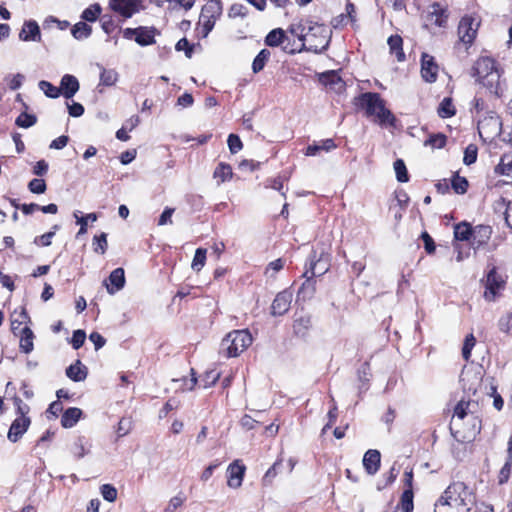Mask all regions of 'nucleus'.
<instances>
[{
	"label": "nucleus",
	"mask_w": 512,
	"mask_h": 512,
	"mask_svg": "<svg viewBox=\"0 0 512 512\" xmlns=\"http://www.w3.org/2000/svg\"><path fill=\"white\" fill-rule=\"evenodd\" d=\"M246 467L239 460L233 461L227 468L228 481L230 488L237 489L242 485Z\"/></svg>",
	"instance_id": "9b49d317"
},
{
	"label": "nucleus",
	"mask_w": 512,
	"mask_h": 512,
	"mask_svg": "<svg viewBox=\"0 0 512 512\" xmlns=\"http://www.w3.org/2000/svg\"><path fill=\"white\" fill-rule=\"evenodd\" d=\"M460 381L465 391L475 394L481 385V376L478 373L467 370L462 372Z\"/></svg>",
	"instance_id": "dca6fc26"
},
{
	"label": "nucleus",
	"mask_w": 512,
	"mask_h": 512,
	"mask_svg": "<svg viewBox=\"0 0 512 512\" xmlns=\"http://www.w3.org/2000/svg\"><path fill=\"white\" fill-rule=\"evenodd\" d=\"M94 245H96V247L94 248L95 252H100L101 254H104L108 246L106 233H101L100 235L95 236Z\"/></svg>",
	"instance_id": "680f3d73"
},
{
	"label": "nucleus",
	"mask_w": 512,
	"mask_h": 512,
	"mask_svg": "<svg viewBox=\"0 0 512 512\" xmlns=\"http://www.w3.org/2000/svg\"><path fill=\"white\" fill-rule=\"evenodd\" d=\"M438 74V65L434 61V58L427 54H422L421 59V75L426 82H435Z\"/></svg>",
	"instance_id": "ddd939ff"
},
{
	"label": "nucleus",
	"mask_w": 512,
	"mask_h": 512,
	"mask_svg": "<svg viewBox=\"0 0 512 512\" xmlns=\"http://www.w3.org/2000/svg\"><path fill=\"white\" fill-rule=\"evenodd\" d=\"M86 339V333L83 330H76L73 332V336L71 339V344L74 349H79Z\"/></svg>",
	"instance_id": "338daca9"
},
{
	"label": "nucleus",
	"mask_w": 512,
	"mask_h": 512,
	"mask_svg": "<svg viewBox=\"0 0 512 512\" xmlns=\"http://www.w3.org/2000/svg\"><path fill=\"white\" fill-rule=\"evenodd\" d=\"M388 45L390 53L394 54L399 62L405 60V53L403 52V40L399 35H392L388 38Z\"/></svg>",
	"instance_id": "bb28decb"
},
{
	"label": "nucleus",
	"mask_w": 512,
	"mask_h": 512,
	"mask_svg": "<svg viewBox=\"0 0 512 512\" xmlns=\"http://www.w3.org/2000/svg\"><path fill=\"white\" fill-rule=\"evenodd\" d=\"M485 86L491 93L500 95V74L499 71H492L490 74L478 80Z\"/></svg>",
	"instance_id": "4be33fe9"
},
{
	"label": "nucleus",
	"mask_w": 512,
	"mask_h": 512,
	"mask_svg": "<svg viewBox=\"0 0 512 512\" xmlns=\"http://www.w3.org/2000/svg\"><path fill=\"white\" fill-rule=\"evenodd\" d=\"M53 229H54L53 231L47 232V233H45V234H43V235H41L39 237H36L34 239V243L36 245L43 246V247L49 246L51 244L53 236L55 235V230L58 229V226L55 225L53 227Z\"/></svg>",
	"instance_id": "bf43d9fd"
},
{
	"label": "nucleus",
	"mask_w": 512,
	"mask_h": 512,
	"mask_svg": "<svg viewBox=\"0 0 512 512\" xmlns=\"http://www.w3.org/2000/svg\"><path fill=\"white\" fill-rule=\"evenodd\" d=\"M476 408V402L461 400L454 409V414L450 423L451 431L453 432L455 430L456 434L460 433L461 422L464 419H467L471 424V428L467 431V434L462 437L468 440L474 438L481 429V421L476 415Z\"/></svg>",
	"instance_id": "f03ea898"
},
{
	"label": "nucleus",
	"mask_w": 512,
	"mask_h": 512,
	"mask_svg": "<svg viewBox=\"0 0 512 512\" xmlns=\"http://www.w3.org/2000/svg\"><path fill=\"white\" fill-rule=\"evenodd\" d=\"M438 114L442 118H449L455 114V107L450 98H444L438 108Z\"/></svg>",
	"instance_id": "ea45409f"
},
{
	"label": "nucleus",
	"mask_w": 512,
	"mask_h": 512,
	"mask_svg": "<svg viewBox=\"0 0 512 512\" xmlns=\"http://www.w3.org/2000/svg\"><path fill=\"white\" fill-rule=\"evenodd\" d=\"M82 411L79 408L71 407L67 409L61 418V424L64 428L73 427L80 419Z\"/></svg>",
	"instance_id": "cd10ccee"
},
{
	"label": "nucleus",
	"mask_w": 512,
	"mask_h": 512,
	"mask_svg": "<svg viewBox=\"0 0 512 512\" xmlns=\"http://www.w3.org/2000/svg\"><path fill=\"white\" fill-rule=\"evenodd\" d=\"M232 175L233 173L231 166L225 163H220L213 173V177L217 180L218 184L231 179Z\"/></svg>",
	"instance_id": "2f4dec72"
},
{
	"label": "nucleus",
	"mask_w": 512,
	"mask_h": 512,
	"mask_svg": "<svg viewBox=\"0 0 512 512\" xmlns=\"http://www.w3.org/2000/svg\"><path fill=\"white\" fill-rule=\"evenodd\" d=\"M500 125H501V123H500L498 117L491 116L489 119L479 121V123H478L479 133H480V135H482L483 131H485V129H486V126H491V131L493 133L497 134L500 129Z\"/></svg>",
	"instance_id": "37998d69"
},
{
	"label": "nucleus",
	"mask_w": 512,
	"mask_h": 512,
	"mask_svg": "<svg viewBox=\"0 0 512 512\" xmlns=\"http://www.w3.org/2000/svg\"><path fill=\"white\" fill-rule=\"evenodd\" d=\"M492 234V229L488 225H477L473 228L472 246L475 249L487 244Z\"/></svg>",
	"instance_id": "f3484780"
},
{
	"label": "nucleus",
	"mask_w": 512,
	"mask_h": 512,
	"mask_svg": "<svg viewBox=\"0 0 512 512\" xmlns=\"http://www.w3.org/2000/svg\"><path fill=\"white\" fill-rule=\"evenodd\" d=\"M30 424L29 417H16L9 428L7 438L13 443L17 442L27 431Z\"/></svg>",
	"instance_id": "4468645a"
},
{
	"label": "nucleus",
	"mask_w": 512,
	"mask_h": 512,
	"mask_svg": "<svg viewBox=\"0 0 512 512\" xmlns=\"http://www.w3.org/2000/svg\"><path fill=\"white\" fill-rule=\"evenodd\" d=\"M66 375L71 380L75 382H80L86 379L87 368L84 365H82L80 360H77L75 364L70 365L66 369Z\"/></svg>",
	"instance_id": "b1692460"
},
{
	"label": "nucleus",
	"mask_w": 512,
	"mask_h": 512,
	"mask_svg": "<svg viewBox=\"0 0 512 512\" xmlns=\"http://www.w3.org/2000/svg\"><path fill=\"white\" fill-rule=\"evenodd\" d=\"M499 206L505 207V221L506 224L512 229V202L506 203L504 199L498 203Z\"/></svg>",
	"instance_id": "774afa93"
},
{
	"label": "nucleus",
	"mask_w": 512,
	"mask_h": 512,
	"mask_svg": "<svg viewBox=\"0 0 512 512\" xmlns=\"http://www.w3.org/2000/svg\"><path fill=\"white\" fill-rule=\"evenodd\" d=\"M18 335L20 336L21 351L26 354L30 353L34 348V344H33L34 334H33L32 330L27 325H25L20 330Z\"/></svg>",
	"instance_id": "5701e85b"
},
{
	"label": "nucleus",
	"mask_w": 512,
	"mask_h": 512,
	"mask_svg": "<svg viewBox=\"0 0 512 512\" xmlns=\"http://www.w3.org/2000/svg\"><path fill=\"white\" fill-rule=\"evenodd\" d=\"M5 81L7 82L9 88L11 90H17L21 87L23 81H24V75L17 73L14 75H8L5 78Z\"/></svg>",
	"instance_id": "4d7b16f0"
},
{
	"label": "nucleus",
	"mask_w": 512,
	"mask_h": 512,
	"mask_svg": "<svg viewBox=\"0 0 512 512\" xmlns=\"http://www.w3.org/2000/svg\"><path fill=\"white\" fill-rule=\"evenodd\" d=\"M499 329L506 334H512V312L503 315L499 319Z\"/></svg>",
	"instance_id": "864d4df0"
},
{
	"label": "nucleus",
	"mask_w": 512,
	"mask_h": 512,
	"mask_svg": "<svg viewBox=\"0 0 512 512\" xmlns=\"http://www.w3.org/2000/svg\"><path fill=\"white\" fill-rule=\"evenodd\" d=\"M74 217L76 218V223L80 225L77 236L83 235L87 232L88 220L94 222L98 218L96 213H89L85 217H78L77 213H74Z\"/></svg>",
	"instance_id": "a18cd8bd"
},
{
	"label": "nucleus",
	"mask_w": 512,
	"mask_h": 512,
	"mask_svg": "<svg viewBox=\"0 0 512 512\" xmlns=\"http://www.w3.org/2000/svg\"><path fill=\"white\" fill-rule=\"evenodd\" d=\"M227 144H228L229 150L232 154L238 153L243 147L239 136L236 134H230L228 136Z\"/></svg>",
	"instance_id": "13d9d810"
},
{
	"label": "nucleus",
	"mask_w": 512,
	"mask_h": 512,
	"mask_svg": "<svg viewBox=\"0 0 512 512\" xmlns=\"http://www.w3.org/2000/svg\"><path fill=\"white\" fill-rule=\"evenodd\" d=\"M330 39L331 30L327 26L310 21L307 26L305 42L301 43V48L298 51L322 53L328 48Z\"/></svg>",
	"instance_id": "7ed1b4c3"
},
{
	"label": "nucleus",
	"mask_w": 512,
	"mask_h": 512,
	"mask_svg": "<svg viewBox=\"0 0 512 512\" xmlns=\"http://www.w3.org/2000/svg\"><path fill=\"white\" fill-rule=\"evenodd\" d=\"M401 506L404 512L413 510V492L412 489H405L401 497Z\"/></svg>",
	"instance_id": "09e8293b"
},
{
	"label": "nucleus",
	"mask_w": 512,
	"mask_h": 512,
	"mask_svg": "<svg viewBox=\"0 0 512 512\" xmlns=\"http://www.w3.org/2000/svg\"><path fill=\"white\" fill-rule=\"evenodd\" d=\"M71 33L75 39L83 40L91 35L92 28L86 22L80 21L73 26Z\"/></svg>",
	"instance_id": "473e14b6"
},
{
	"label": "nucleus",
	"mask_w": 512,
	"mask_h": 512,
	"mask_svg": "<svg viewBox=\"0 0 512 512\" xmlns=\"http://www.w3.org/2000/svg\"><path fill=\"white\" fill-rule=\"evenodd\" d=\"M109 284L105 281L106 289L109 294L121 290L125 285V273L123 268L114 269L108 278Z\"/></svg>",
	"instance_id": "a211bd4d"
},
{
	"label": "nucleus",
	"mask_w": 512,
	"mask_h": 512,
	"mask_svg": "<svg viewBox=\"0 0 512 512\" xmlns=\"http://www.w3.org/2000/svg\"><path fill=\"white\" fill-rule=\"evenodd\" d=\"M394 171L399 182L405 183L409 180L406 165L402 159H397L394 164Z\"/></svg>",
	"instance_id": "79ce46f5"
},
{
	"label": "nucleus",
	"mask_w": 512,
	"mask_h": 512,
	"mask_svg": "<svg viewBox=\"0 0 512 512\" xmlns=\"http://www.w3.org/2000/svg\"><path fill=\"white\" fill-rule=\"evenodd\" d=\"M118 80V73L113 69H103L100 74V84L112 86Z\"/></svg>",
	"instance_id": "c03bdc74"
},
{
	"label": "nucleus",
	"mask_w": 512,
	"mask_h": 512,
	"mask_svg": "<svg viewBox=\"0 0 512 512\" xmlns=\"http://www.w3.org/2000/svg\"><path fill=\"white\" fill-rule=\"evenodd\" d=\"M101 11L102 8L98 3L92 4L82 12L81 18L84 21L95 22L101 14Z\"/></svg>",
	"instance_id": "58836bf2"
},
{
	"label": "nucleus",
	"mask_w": 512,
	"mask_h": 512,
	"mask_svg": "<svg viewBox=\"0 0 512 512\" xmlns=\"http://www.w3.org/2000/svg\"><path fill=\"white\" fill-rule=\"evenodd\" d=\"M452 188L458 194H464L468 188V181L466 178L455 175L452 179Z\"/></svg>",
	"instance_id": "8fccbe9b"
},
{
	"label": "nucleus",
	"mask_w": 512,
	"mask_h": 512,
	"mask_svg": "<svg viewBox=\"0 0 512 512\" xmlns=\"http://www.w3.org/2000/svg\"><path fill=\"white\" fill-rule=\"evenodd\" d=\"M36 117L28 113H21L16 119V125L22 128H29L36 123Z\"/></svg>",
	"instance_id": "3c124183"
},
{
	"label": "nucleus",
	"mask_w": 512,
	"mask_h": 512,
	"mask_svg": "<svg viewBox=\"0 0 512 512\" xmlns=\"http://www.w3.org/2000/svg\"><path fill=\"white\" fill-rule=\"evenodd\" d=\"M252 340L248 330L231 331L222 339L220 352L226 357H237L252 344Z\"/></svg>",
	"instance_id": "39448f33"
},
{
	"label": "nucleus",
	"mask_w": 512,
	"mask_h": 512,
	"mask_svg": "<svg viewBox=\"0 0 512 512\" xmlns=\"http://www.w3.org/2000/svg\"><path fill=\"white\" fill-rule=\"evenodd\" d=\"M19 39L24 42H39L41 32L38 23L34 20L25 21L19 33Z\"/></svg>",
	"instance_id": "2eb2a0df"
},
{
	"label": "nucleus",
	"mask_w": 512,
	"mask_h": 512,
	"mask_svg": "<svg viewBox=\"0 0 512 512\" xmlns=\"http://www.w3.org/2000/svg\"><path fill=\"white\" fill-rule=\"evenodd\" d=\"M321 81L325 84V85H339L340 87H342V81L341 79L339 78V76L335 73V72H327V73H324L322 74L321 76Z\"/></svg>",
	"instance_id": "0e129e2a"
},
{
	"label": "nucleus",
	"mask_w": 512,
	"mask_h": 512,
	"mask_svg": "<svg viewBox=\"0 0 512 512\" xmlns=\"http://www.w3.org/2000/svg\"><path fill=\"white\" fill-rule=\"evenodd\" d=\"M466 496L467 491L464 483H452L435 504V512H445L444 510L447 509H456V512H464Z\"/></svg>",
	"instance_id": "20e7f679"
},
{
	"label": "nucleus",
	"mask_w": 512,
	"mask_h": 512,
	"mask_svg": "<svg viewBox=\"0 0 512 512\" xmlns=\"http://www.w3.org/2000/svg\"><path fill=\"white\" fill-rule=\"evenodd\" d=\"M288 31L297 37L302 43L305 42L307 27L302 23L291 24Z\"/></svg>",
	"instance_id": "603ef678"
},
{
	"label": "nucleus",
	"mask_w": 512,
	"mask_h": 512,
	"mask_svg": "<svg viewBox=\"0 0 512 512\" xmlns=\"http://www.w3.org/2000/svg\"><path fill=\"white\" fill-rule=\"evenodd\" d=\"M185 502V497L182 495L174 496L170 499L165 512H175L177 508L181 507Z\"/></svg>",
	"instance_id": "69168bd1"
},
{
	"label": "nucleus",
	"mask_w": 512,
	"mask_h": 512,
	"mask_svg": "<svg viewBox=\"0 0 512 512\" xmlns=\"http://www.w3.org/2000/svg\"><path fill=\"white\" fill-rule=\"evenodd\" d=\"M285 39V32L281 28L273 29L265 38V43L270 47L279 46Z\"/></svg>",
	"instance_id": "f704fd0d"
},
{
	"label": "nucleus",
	"mask_w": 512,
	"mask_h": 512,
	"mask_svg": "<svg viewBox=\"0 0 512 512\" xmlns=\"http://www.w3.org/2000/svg\"><path fill=\"white\" fill-rule=\"evenodd\" d=\"M222 11L221 0H208L202 7L198 21V29L202 38H206L213 30L216 21L222 15Z\"/></svg>",
	"instance_id": "0eeeda50"
},
{
	"label": "nucleus",
	"mask_w": 512,
	"mask_h": 512,
	"mask_svg": "<svg viewBox=\"0 0 512 512\" xmlns=\"http://www.w3.org/2000/svg\"><path fill=\"white\" fill-rule=\"evenodd\" d=\"M429 20L435 25L442 27L446 23L447 15L445 9L440 4L434 3L431 5L429 14Z\"/></svg>",
	"instance_id": "393cba45"
},
{
	"label": "nucleus",
	"mask_w": 512,
	"mask_h": 512,
	"mask_svg": "<svg viewBox=\"0 0 512 512\" xmlns=\"http://www.w3.org/2000/svg\"><path fill=\"white\" fill-rule=\"evenodd\" d=\"M135 41L141 46H148L155 43V30L148 27H138Z\"/></svg>",
	"instance_id": "a878e982"
},
{
	"label": "nucleus",
	"mask_w": 512,
	"mask_h": 512,
	"mask_svg": "<svg viewBox=\"0 0 512 512\" xmlns=\"http://www.w3.org/2000/svg\"><path fill=\"white\" fill-rule=\"evenodd\" d=\"M39 88L44 92L47 97L57 98L60 95V89L50 82L42 80L39 82Z\"/></svg>",
	"instance_id": "49530a36"
},
{
	"label": "nucleus",
	"mask_w": 512,
	"mask_h": 512,
	"mask_svg": "<svg viewBox=\"0 0 512 512\" xmlns=\"http://www.w3.org/2000/svg\"><path fill=\"white\" fill-rule=\"evenodd\" d=\"M30 319H29V316L26 312V310L24 308H22L20 310V312L17 313V311H14L13 315H12V320H11V330L12 332L15 334V335H18V333L20 332V330L22 329L20 326L22 324H26L27 325V322H29Z\"/></svg>",
	"instance_id": "c85d7f7f"
},
{
	"label": "nucleus",
	"mask_w": 512,
	"mask_h": 512,
	"mask_svg": "<svg viewBox=\"0 0 512 512\" xmlns=\"http://www.w3.org/2000/svg\"><path fill=\"white\" fill-rule=\"evenodd\" d=\"M331 265V254L326 247H322L319 255L314 251L310 268L304 272V277L311 279L315 276L324 275L329 271Z\"/></svg>",
	"instance_id": "6e6552de"
},
{
	"label": "nucleus",
	"mask_w": 512,
	"mask_h": 512,
	"mask_svg": "<svg viewBox=\"0 0 512 512\" xmlns=\"http://www.w3.org/2000/svg\"><path fill=\"white\" fill-rule=\"evenodd\" d=\"M473 228L466 222L459 223L454 227V237L459 241H471Z\"/></svg>",
	"instance_id": "c756f323"
},
{
	"label": "nucleus",
	"mask_w": 512,
	"mask_h": 512,
	"mask_svg": "<svg viewBox=\"0 0 512 512\" xmlns=\"http://www.w3.org/2000/svg\"><path fill=\"white\" fill-rule=\"evenodd\" d=\"M311 327L310 316H300L294 320L293 330L296 335L304 336Z\"/></svg>",
	"instance_id": "72a5a7b5"
},
{
	"label": "nucleus",
	"mask_w": 512,
	"mask_h": 512,
	"mask_svg": "<svg viewBox=\"0 0 512 512\" xmlns=\"http://www.w3.org/2000/svg\"><path fill=\"white\" fill-rule=\"evenodd\" d=\"M247 13H248V10L244 5L235 3L230 7L228 16L230 18H237V17L243 18L247 15Z\"/></svg>",
	"instance_id": "e2e57ef3"
},
{
	"label": "nucleus",
	"mask_w": 512,
	"mask_h": 512,
	"mask_svg": "<svg viewBox=\"0 0 512 512\" xmlns=\"http://www.w3.org/2000/svg\"><path fill=\"white\" fill-rule=\"evenodd\" d=\"M220 375H221V373L215 368L207 370L201 376V379H200L201 386L203 388H209V387L213 386L220 378Z\"/></svg>",
	"instance_id": "e433bc0d"
},
{
	"label": "nucleus",
	"mask_w": 512,
	"mask_h": 512,
	"mask_svg": "<svg viewBox=\"0 0 512 512\" xmlns=\"http://www.w3.org/2000/svg\"><path fill=\"white\" fill-rule=\"evenodd\" d=\"M207 250L204 248H198L195 251V255L191 264L194 271L199 272L205 265Z\"/></svg>",
	"instance_id": "a19ab883"
},
{
	"label": "nucleus",
	"mask_w": 512,
	"mask_h": 512,
	"mask_svg": "<svg viewBox=\"0 0 512 512\" xmlns=\"http://www.w3.org/2000/svg\"><path fill=\"white\" fill-rule=\"evenodd\" d=\"M336 148V145L332 139L323 140L320 144L309 145L306 149L307 156H316L320 151L326 152Z\"/></svg>",
	"instance_id": "7c9ffc66"
},
{
	"label": "nucleus",
	"mask_w": 512,
	"mask_h": 512,
	"mask_svg": "<svg viewBox=\"0 0 512 512\" xmlns=\"http://www.w3.org/2000/svg\"><path fill=\"white\" fill-rule=\"evenodd\" d=\"M355 105L380 125H393L395 122L394 115L386 108L385 101L378 93L366 92L359 95L355 98Z\"/></svg>",
	"instance_id": "f257e3e1"
},
{
	"label": "nucleus",
	"mask_w": 512,
	"mask_h": 512,
	"mask_svg": "<svg viewBox=\"0 0 512 512\" xmlns=\"http://www.w3.org/2000/svg\"><path fill=\"white\" fill-rule=\"evenodd\" d=\"M60 94L66 99L72 98L79 90V82L77 78L70 74H65L60 82Z\"/></svg>",
	"instance_id": "6ab92c4d"
},
{
	"label": "nucleus",
	"mask_w": 512,
	"mask_h": 512,
	"mask_svg": "<svg viewBox=\"0 0 512 512\" xmlns=\"http://www.w3.org/2000/svg\"><path fill=\"white\" fill-rule=\"evenodd\" d=\"M270 57V52L267 49H262L258 55L254 58L252 63V70L254 73H258L263 70L266 62Z\"/></svg>",
	"instance_id": "4c0bfd02"
},
{
	"label": "nucleus",
	"mask_w": 512,
	"mask_h": 512,
	"mask_svg": "<svg viewBox=\"0 0 512 512\" xmlns=\"http://www.w3.org/2000/svg\"><path fill=\"white\" fill-rule=\"evenodd\" d=\"M475 75L478 80L490 74L492 71H498L495 67V62L489 57H482L478 59L474 65Z\"/></svg>",
	"instance_id": "412c9836"
},
{
	"label": "nucleus",
	"mask_w": 512,
	"mask_h": 512,
	"mask_svg": "<svg viewBox=\"0 0 512 512\" xmlns=\"http://www.w3.org/2000/svg\"><path fill=\"white\" fill-rule=\"evenodd\" d=\"M481 283L484 287V299L488 302H495L506 288L507 277L496 266H488Z\"/></svg>",
	"instance_id": "423d86ee"
},
{
	"label": "nucleus",
	"mask_w": 512,
	"mask_h": 512,
	"mask_svg": "<svg viewBox=\"0 0 512 512\" xmlns=\"http://www.w3.org/2000/svg\"><path fill=\"white\" fill-rule=\"evenodd\" d=\"M381 455L378 450L370 449L363 457V466L366 472L370 475H374L380 467Z\"/></svg>",
	"instance_id": "aec40b11"
},
{
	"label": "nucleus",
	"mask_w": 512,
	"mask_h": 512,
	"mask_svg": "<svg viewBox=\"0 0 512 512\" xmlns=\"http://www.w3.org/2000/svg\"><path fill=\"white\" fill-rule=\"evenodd\" d=\"M476 339L472 334H469L465 338V342L462 348V356L465 360H469L471 356V351L475 346Z\"/></svg>",
	"instance_id": "5fc2aeb1"
},
{
	"label": "nucleus",
	"mask_w": 512,
	"mask_h": 512,
	"mask_svg": "<svg viewBox=\"0 0 512 512\" xmlns=\"http://www.w3.org/2000/svg\"><path fill=\"white\" fill-rule=\"evenodd\" d=\"M479 27V20L472 16H465L458 26L459 39L466 45L472 44Z\"/></svg>",
	"instance_id": "1a4fd4ad"
},
{
	"label": "nucleus",
	"mask_w": 512,
	"mask_h": 512,
	"mask_svg": "<svg viewBox=\"0 0 512 512\" xmlns=\"http://www.w3.org/2000/svg\"><path fill=\"white\" fill-rule=\"evenodd\" d=\"M293 294L289 290L278 293L273 300L271 311L274 316L284 315L290 308Z\"/></svg>",
	"instance_id": "f8f14e48"
},
{
	"label": "nucleus",
	"mask_w": 512,
	"mask_h": 512,
	"mask_svg": "<svg viewBox=\"0 0 512 512\" xmlns=\"http://www.w3.org/2000/svg\"><path fill=\"white\" fill-rule=\"evenodd\" d=\"M495 171L512 178V154L503 155Z\"/></svg>",
	"instance_id": "c9c22d12"
},
{
	"label": "nucleus",
	"mask_w": 512,
	"mask_h": 512,
	"mask_svg": "<svg viewBox=\"0 0 512 512\" xmlns=\"http://www.w3.org/2000/svg\"><path fill=\"white\" fill-rule=\"evenodd\" d=\"M446 144V136L444 134L431 135L424 143L425 146L440 149Z\"/></svg>",
	"instance_id": "de8ad7c7"
},
{
	"label": "nucleus",
	"mask_w": 512,
	"mask_h": 512,
	"mask_svg": "<svg viewBox=\"0 0 512 512\" xmlns=\"http://www.w3.org/2000/svg\"><path fill=\"white\" fill-rule=\"evenodd\" d=\"M28 188L32 193L42 194L46 191V183L43 179L35 178L29 182Z\"/></svg>",
	"instance_id": "052dcab7"
},
{
	"label": "nucleus",
	"mask_w": 512,
	"mask_h": 512,
	"mask_svg": "<svg viewBox=\"0 0 512 512\" xmlns=\"http://www.w3.org/2000/svg\"><path fill=\"white\" fill-rule=\"evenodd\" d=\"M140 0H109V7L124 18H131L140 10Z\"/></svg>",
	"instance_id": "9d476101"
},
{
	"label": "nucleus",
	"mask_w": 512,
	"mask_h": 512,
	"mask_svg": "<svg viewBox=\"0 0 512 512\" xmlns=\"http://www.w3.org/2000/svg\"><path fill=\"white\" fill-rule=\"evenodd\" d=\"M102 497L108 502H114L117 498V490L110 484H104L101 486Z\"/></svg>",
	"instance_id": "6e6d98bb"
}]
</instances>
